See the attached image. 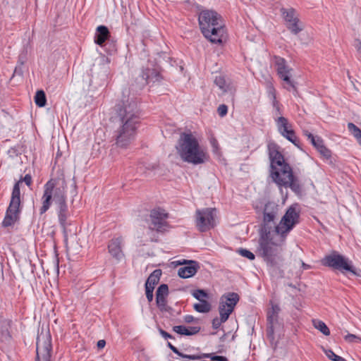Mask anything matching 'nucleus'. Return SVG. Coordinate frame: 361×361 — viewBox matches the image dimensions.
<instances>
[{
  "label": "nucleus",
  "mask_w": 361,
  "mask_h": 361,
  "mask_svg": "<svg viewBox=\"0 0 361 361\" xmlns=\"http://www.w3.org/2000/svg\"><path fill=\"white\" fill-rule=\"evenodd\" d=\"M139 102L133 87L123 90L121 103L116 105L119 127L114 133L116 144L119 147H126L135 137L142 120Z\"/></svg>",
  "instance_id": "f257e3e1"
},
{
  "label": "nucleus",
  "mask_w": 361,
  "mask_h": 361,
  "mask_svg": "<svg viewBox=\"0 0 361 361\" xmlns=\"http://www.w3.org/2000/svg\"><path fill=\"white\" fill-rule=\"evenodd\" d=\"M42 206L39 214L46 213L51 207L53 202L56 204L58 220L66 240H67V219L69 216L67 204V184L64 179L51 178L44 185L43 195L41 198Z\"/></svg>",
  "instance_id": "f03ea898"
},
{
  "label": "nucleus",
  "mask_w": 361,
  "mask_h": 361,
  "mask_svg": "<svg viewBox=\"0 0 361 361\" xmlns=\"http://www.w3.org/2000/svg\"><path fill=\"white\" fill-rule=\"evenodd\" d=\"M258 255L266 262L269 273L273 276L283 278L284 271L281 269L283 262L282 256L283 247L286 238L276 235L274 233H259Z\"/></svg>",
  "instance_id": "7ed1b4c3"
},
{
  "label": "nucleus",
  "mask_w": 361,
  "mask_h": 361,
  "mask_svg": "<svg viewBox=\"0 0 361 361\" xmlns=\"http://www.w3.org/2000/svg\"><path fill=\"white\" fill-rule=\"evenodd\" d=\"M181 160L195 166L203 164L209 160L207 149L200 145L198 139L191 132H183L175 147Z\"/></svg>",
  "instance_id": "20e7f679"
},
{
  "label": "nucleus",
  "mask_w": 361,
  "mask_h": 361,
  "mask_svg": "<svg viewBox=\"0 0 361 361\" xmlns=\"http://www.w3.org/2000/svg\"><path fill=\"white\" fill-rule=\"evenodd\" d=\"M203 36L214 44H222L227 38L226 29L221 23V16L214 11L204 10L198 18Z\"/></svg>",
  "instance_id": "39448f33"
},
{
  "label": "nucleus",
  "mask_w": 361,
  "mask_h": 361,
  "mask_svg": "<svg viewBox=\"0 0 361 361\" xmlns=\"http://www.w3.org/2000/svg\"><path fill=\"white\" fill-rule=\"evenodd\" d=\"M322 264L325 267L338 270L342 274L350 272L354 276L361 277V270L356 269L351 260L336 251L326 255L322 259Z\"/></svg>",
  "instance_id": "423d86ee"
},
{
  "label": "nucleus",
  "mask_w": 361,
  "mask_h": 361,
  "mask_svg": "<svg viewBox=\"0 0 361 361\" xmlns=\"http://www.w3.org/2000/svg\"><path fill=\"white\" fill-rule=\"evenodd\" d=\"M297 207V204H293L286 209L279 223L274 226L273 232L276 235L287 238L289 233L300 223V212Z\"/></svg>",
  "instance_id": "0eeeda50"
},
{
  "label": "nucleus",
  "mask_w": 361,
  "mask_h": 361,
  "mask_svg": "<svg viewBox=\"0 0 361 361\" xmlns=\"http://www.w3.org/2000/svg\"><path fill=\"white\" fill-rule=\"evenodd\" d=\"M22 207L19 183H16L12 190L9 205L2 222L3 226H11L19 220Z\"/></svg>",
  "instance_id": "6e6552de"
},
{
  "label": "nucleus",
  "mask_w": 361,
  "mask_h": 361,
  "mask_svg": "<svg viewBox=\"0 0 361 361\" xmlns=\"http://www.w3.org/2000/svg\"><path fill=\"white\" fill-rule=\"evenodd\" d=\"M267 150L270 160L269 176L274 181L276 180V175L281 176L285 166L289 164L286 162L284 156L279 151V146L274 142H269L267 144Z\"/></svg>",
  "instance_id": "1a4fd4ad"
},
{
  "label": "nucleus",
  "mask_w": 361,
  "mask_h": 361,
  "mask_svg": "<svg viewBox=\"0 0 361 361\" xmlns=\"http://www.w3.org/2000/svg\"><path fill=\"white\" fill-rule=\"evenodd\" d=\"M288 179L283 178L281 176H278L276 175V180L273 182L279 187L281 192H283L282 188H290V190L297 195H301L302 192V188L298 178L294 175L292 167L290 164L285 166L283 173Z\"/></svg>",
  "instance_id": "9d476101"
},
{
  "label": "nucleus",
  "mask_w": 361,
  "mask_h": 361,
  "mask_svg": "<svg viewBox=\"0 0 361 361\" xmlns=\"http://www.w3.org/2000/svg\"><path fill=\"white\" fill-rule=\"evenodd\" d=\"M279 206L274 202H267L263 209V219L259 229V233H273L276 226L275 219L278 214Z\"/></svg>",
  "instance_id": "9b49d317"
},
{
  "label": "nucleus",
  "mask_w": 361,
  "mask_h": 361,
  "mask_svg": "<svg viewBox=\"0 0 361 361\" xmlns=\"http://www.w3.org/2000/svg\"><path fill=\"white\" fill-rule=\"evenodd\" d=\"M214 208H204L197 209L195 212V226L197 229L202 233L207 232L215 226Z\"/></svg>",
  "instance_id": "f8f14e48"
},
{
  "label": "nucleus",
  "mask_w": 361,
  "mask_h": 361,
  "mask_svg": "<svg viewBox=\"0 0 361 361\" xmlns=\"http://www.w3.org/2000/svg\"><path fill=\"white\" fill-rule=\"evenodd\" d=\"M274 66L279 77L288 85L285 87L287 90H293L295 93L298 92L297 87L295 82L291 79V71L293 69L287 64V61L284 58L279 56H274Z\"/></svg>",
  "instance_id": "ddd939ff"
},
{
  "label": "nucleus",
  "mask_w": 361,
  "mask_h": 361,
  "mask_svg": "<svg viewBox=\"0 0 361 361\" xmlns=\"http://www.w3.org/2000/svg\"><path fill=\"white\" fill-rule=\"evenodd\" d=\"M37 355L36 361H50L51 355V338L49 333L46 334H41L37 338Z\"/></svg>",
  "instance_id": "4468645a"
},
{
  "label": "nucleus",
  "mask_w": 361,
  "mask_h": 361,
  "mask_svg": "<svg viewBox=\"0 0 361 361\" xmlns=\"http://www.w3.org/2000/svg\"><path fill=\"white\" fill-rule=\"evenodd\" d=\"M140 76L142 80V83L140 85L131 84L129 87H132L133 85L134 92L136 93L137 92V95L145 85L151 82L154 83L156 82H160L162 79L161 75L157 68H149L148 66L142 68Z\"/></svg>",
  "instance_id": "2eb2a0df"
},
{
  "label": "nucleus",
  "mask_w": 361,
  "mask_h": 361,
  "mask_svg": "<svg viewBox=\"0 0 361 361\" xmlns=\"http://www.w3.org/2000/svg\"><path fill=\"white\" fill-rule=\"evenodd\" d=\"M151 223L149 228L157 232H164L169 227V224L166 219L169 214L165 212L164 209L161 208L154 209L150 212Z\"/></svg>",
  "instance_id": "dca6fc26"
},
{
  "label": "nucleus",
  "mask_w": 361,
  "mask_h": 361,
  "mask_svg": "<svg viewBox=\"0 0 361 361\" xmlns=\"http://www.w3.org/2000/svg\"><path fill=\"white\" fill-rule=\"evenodd\" d=\"M275 121L281 135L292 142L295 147L302 149L300 140L295 135V131L293 129H288V119L283 116H279L277 117V118H275Z\"/></svg>",
  "instance_id": "f3484780"
},
{
  "label": "nucleus",
  "mask_w": 361,
  "mask_h": 361,
  "mask_svg": "<svg viewBox=\"0 0 361 361\" xmlns=\"http://www.w3.org/2000/svg\"><path fill=\"white\" fill-rule=\"evenodd\" d=\"M271 307L267 311V336L272 341L274 339V330L276 325L279 324V314L281 308L279 305L273 304L271 302Z\"/></svg>",
  "instance_id": "a211bd4d"
},
{
  "label": "nucleus",
  "mask_w": 361,
  "mask_h": 361,
  "mask_svg": "<svg viewBox=\"0 0 361 361\" xmlns=\"http://www.w3.org/2000/svg\"><path fill=\"white\" fill-rule=\"evenodd\" d=\"M179 264L183 267L178 269V275L182 279L192 277L200 268L199 262L195 260L183 259V262H179Z\"/></svg>",
  "instance_id": "6ab92c4d"
},
{
  "label": "nucleus",
  "mask_w": 361,
  "mask_h": 361,
  "mask_svg": "<svg viewBox=\"0 0 361 361\" xmlns=\"http://www.w3.org/2000/svg\"><path fill=\"white\" fill-rule=\"evenodd\" d=\"M111 37V33L109 28L106 25H99L94 37V43L100 47L106 45V42Z\"/></svg>",
  "instance_id": "aec40b11"
},
{
  "label": "nucleus",
  "mask_w": 361,
  "mask_h": 361,
  "mask_svg": "<svg viewBox=\"0 0 361 361\" xmlns=\"http://www.w3.org/2000/svg\"><path fill=\"white\" fill-rule=\"evenodd\" d=\"M121 242L122 239L121 238H113L108 245L109 252L118 261H120L123 257L121 246Z\"/></svg>",
  "instance_id": "412c9836"
},
{
  "label": "nucleus",
  "mask_w": 361,
  "mask_h": 361,
  "mask_svg": "<svg viewBox=\"0 0 361 361\" xmlns=\"http://www.w3.org/2000/svg\"><path fill=\"white\" fill-rule=\"evenodd\" d=\"M201 328L199 326H186L184 325H178L173 326L172 327V331L180 336H193L198 334L200 331Z\"/></svg>",
  "instance_id": "4be33fe9"
},
{
  "label": "nucleus",
  "mask_w": 361,
  "mask_h": 361,
  "mask_svg": "<svg viewBox=\"0 0 361 361\" xmlns=\"http://www.w3.org/2000/svg\"><path fill=\"white\" fill-rule=\"evenodd\" d=\"M240 297L236 293H228L224 294L221 299V302L225 305L228 308L234 310L235 306L239 301Z\"/></svg>",
  "instance_id": "5701e85b"
},
{
  "label": "nucleus",
  "mask_w": 361,
  "mask_h": 361,
  "mask_svg": "<svg viewBox=\"0 0 361 361\" xmlns=\"http://www.w3.org/2000/svg\"><path fill=\"white\" fill-rule=\"evenodd\" d=\"M161 276V269H155L153 271L147 278L145 288H150L154 289L155 286L159 283Z\"/></svg>",
  "instance_id": "b1692460"
},
{
  "label": "nucleus",
  "mask_w": 361,
  "mask_h": 361,
  "mask_svg": "<svg viewBox=\"0 0 361 361\" xmlns=\"http://www.w3.org/2000/svg\"><path fill=\"white\" fill-rule=\"evenodd\" d=\"M12 321L8 319H0V334L3 337H11L10 328Z\"/></svg>",
  "instance_id": "393cba45"
},
{
  "label": "nucleus",
  "mask_w": 361,
  "mask_h": 361,
  "mask_svg": "<svg viewBox=\"0 0 361 361\" xmlns=\"http://www.w3.org/2000/svg\"><path fill=\"white\" fill-rule=\"evenodd\" d=\"M193 308L200 313H207L212 310V305L206 300H201L199 303H195Z\"/></svg>",
  "instance_id": "a878e982"
},
{
  "label": "nucleus",
  "mask_w": 361,
  "mask_h": 361,
  "mask_svg": "<svg viewBox=\"0 0 361 361\" xmlns=\"http://www.w3.org/2000/svg\"><path fill=\"white\" fill-rule=\"evenodd\" d=\"M156 303L161 312H166L171 314L173 308L166 305V297H159L156 295Z\"/></svg>",
  "instance_id": "bb28decb"
},
{
  "label": "nucleus",
  "mask_w": 361,
  "mask_h": 361,
  "mask_svg": "<svg viewBox=\"0 0 361 361\" xmlns=\"http://www.w3.org/2000/svg\"><path fill=\"white\" fill-rule=\"evenodd\" d=\"M34 99L35 104L39 107H44L47 104L46 94L42 90L36 92Z\"/></svg>",
  "instance_id": "cd10ccee"
},
{
  "label": "nucleus",
  "mask_w": 361,
  "mask_h": 361,
  "mask_svg": "<svg viewBox=\"0 0 361 361\" xmlns=\"http://www.w3.org/2000/svg\"><path fill=\"white\" fill-rule=\"evenodd\" d=\"M233 310L231 308H228L222 302L219 303V312L220 314V318L221 319V322H226L230 316V314L233 312Z\"/></svg>",
  "instance_id": "c85d7f7f"
},
{
  "label": "nucleus",
  "mask_w": 361,
  "mask_h": 361,
  "mask_svg": "<svg viewBox=\"0 0 361 361\" xmlns=\"http://www.w3.org/2000/svg\"><path fill=\"white\" fill-rule=\"evenodd\" d=\"M314 326L321 331L325 336L330 335V330L327 325L322 321L319 319H314L312 321Z\"/></svg>",
  "instance_id": "c756f323"
},
{
  "label": "nucleus",
  "mask_w": 361,
  "mask_h": 361,
  "mask_svg": "<svg viewBox=\"0 0 361 361\" xmlns=\"http://www.w3.org/2000/svg\"><path fill=\"white\" fill-rule=\"evenodd\" d=\"M281 12L288 24L298 19V18L295 17V9L293 8H290L288 10L282 8L281 9Z\"/></svg>",
  "instance_id": "7c9ffc66"
},
{
  "label": "nucleus",
  "mask_w": 361,
  "mask_h": 361,
  "mask_svg": "<svg viewBox=\"0 0 361 361\" xmlns=\"http://www.w3.org/2000/svg\"><path fill=\"white\" fill-rule=\"evenodd\" d=\"M348 129L361 142V130L353 123H348Z\"/></svg>",
  "instance_id": "2f4dec72"
},
{
  "label": "nucleus",
  "mask_w": 361,
  "mask_h": 361,
  "mask_svg": "<svg viewBox=\"0 0 361 361\" xmlns=\"http://www.w3.org/2000/svg\"><path fill=\"white\" fill-rule=\"evenodd\" d=\"M192 295L200 302L201 300H206V298H209L208 293L204 289H196L192 293Z\"/></svg>",
  "instance_id": "473e14b6"
},
{
  "label": "nucleus",
  "mask_w": 361,
  "mask_h": 361,
  "mask_svg": "<svg viewBox=\"0 0 361 361\" xmlns=\"http://www.w3.org/2000/svg\"><path fill=\"white\" fill-rule=\"evenodd\" d=\"M305 135L310 140L312 145L317 149L319 145H320L324 140L319 136H314L311 133L306 131Z\"/></svg>",
  "instance_id": "72a5a7b5"
},
{
  "label": "nucleus",
  "mask_w": 361,
  "mask_h": 361,
  "mask_svg": "<svg viewBox=\"0 0 361 361\" xmlns=\"http://www.w3.org/2000/svg\"><path fill=\"white\" fill-rule=\"evenodd\" d=\"M214 83L218 86L222 91L227 92L226 82L224 76L219 75L216 76Z\"/></svg>",
  "instance_id": "f704fd0d"
},
{
  "label": "nucleus",
  "mask_w": 361,
  "mask_h": 361,
  "mask_svg": "<svg viewBox=\"0 0 361 361\" xmlns=\"http://www.w3.org/2000/svg\"><path fill=\"white\" fill-rule=\"evenodd\" d=\"M299 19H296L295 20L293 21L292 23H290L287 25V28L290 30V32L294 34L297 35L299 33L302 28L299 27L298 25Z\"/></svg>",
  "instance_id": "c9c22d12"
},
{
  "label": "nucleus",
  "mask_w": 361,
  "mask_h": 361,
  "mask_svg": "<svg viewBox=\"0 0 361 361\" xmlns=\"http://www.w3.org/2000/svg\"><path fill=\"white\" fill-rule=\"evenodd\" d=\"M317 149L326 159L331 157V152L324 145V142L318 146Z\"/></svg>",
  "instance_id": "e433bc0d"
},
{
  "label": "nucleus",
  "mask_w": 361,
  "mask_h": 361,
  "mask_svg": "<svg viewBox=\"0 0 361 361\" xmlns=\"http://www.w3.org/2000/svg\"><path fill=\"white\" fill-rule=\"evenodd\" d=\"M169 295V286L167 284L162 283L161 284L157 291L156 295L159 297H167Z\"/></svg>",
  "instance_id": "4c0bfd02"
},
{
  "label": "nucleus",
  "mask_w": 361,
  "mask_h": 361,
  "mask_svg": "<svg viewBox=\"0 0 361 361\" xmlns=\"http://www.w3.org/2000/svg\"><path fill=\"white\" fill-rule=\"evenodd\" d=\"M324 352L327 357L332 361H347L343 357L335 354L332 350H326Z\"/></svg>",
  "instance_id": "58836bf2"
},
{
  "label": "nucleus",
  "mask_w": 361,
  "mask_h": 361,
  "mask_svg": "<svg viewBox=\"0 0 361 361\" xmlns=\"http://www.w3.org/2000/svg\"><path fill=\"white\" fill-rule=\"evenodd\" d=\"M238 253H239L242 257L247 258L250 260H254L255 258V255L250 250L245 248H239L237 250Z\"/></svg>",
  "instance_id": "ea45409f"
},
{
  "label": "nucleus",
  "mask_w": 361,
  "mask_h": 361,
  "mask_svg": "<svg viewBox=\"0 0 361 361\" xmlns=\"http://www.w3.org/2000/svg\"><path fill=\"white\" fill-rule=\"evenodd\" d=\"M344 339L348 343H360L361 342V338L353 334H348L345 336Z\"/></svg>",
  "instance_id": "a19ab883"
},
{
  "label": "nucleus",
  "mask_w": 361,
  "mask_h": 361,
  "mask_svg": "<svg viewBox=\"0 0 361 361\" xmlns=\"http://www.w3.org/2000/svg\"><path fill=\"white\" fill-rule=\"evenodd\" d=\"M158 331H159V334L165 339V340H168V339H171V340H175V337L171 335V334L168 333L167 331H164V329H162L161 328L159 327L158 328Z\"/></svg>",
  "instance_id": "79ce46f5"
},
{
  "label": "nucleus",
  "mask_w": 361,
  "mask_h": 361,
  "mask_svg": "<svg viewBox=\"0 0 361 361\" xmlns=\"http://www.w3.org/2000/svg\"><path fill=\"white\" fill-rule=\"evenodd\" d=\"M217 113L221 117L225 116L228 113V106L226 104H221L217 109Z\"/></svg>",
  "instance_id": "37998d69"
},
{
  "label": "nucleus",
  "mask_w": 361,
  "mask_h": 361,
  "mask_svg": "<svg viewBox=\"0 0 361 361\" xmlns=\"http://www.w3.org/2000/svg\"><path fill=\"white\" fill-rule=\"evenodd\" d=\"M22 182H25L27 186H30L32 185V176L30 174H26L23 178H21L16 183H19V185Z\"/></svg>",
  "instance_id": "c03bdc74"
},
{
  "label": "nucleus",
  "mask_w": 361,
  "mask_h": 361,
  "mask_svg": "<svg viewBox=\"0 0 361 361\" xmlns=\"http://www.w3.org/2000/svg\"><path fill=\"white\" fill-rule=\"evenodd\" d=\"M176 355L183 359H187V360H197V355L184 354L179 350H178V353H176Z\"/></svg>",
  "instance_id": "a18cd8bd"
},
{
  "label": "nucleus",
  "mask_w": 361,
  "mask_h": 361,
  "mask_svg": "<svg viewBox=\"0 0 361 361\" xmlns=\"http://www.w3.org/2000/svg\"><path fill=\"white\" fill-rule=\"evenodd\" d=\"M225 322H221V318L215 317L212 319V328L214 329H218L222 323H224Z\"/></svg>",
  "instance_id": "49530a36"
},
{
  "label": "nucleus",
  "mask_w": 361,
  "mask_h": 361,
  "mask_svg": "<svg viewBox=\"0 0 361 361\" xmlns=\"http://www.w3.org/2000/svg\"><path fill=\"white\" fill-rule=\"evenodd\" d=\"M153 291H154V289H152V288H145V294H146V297H147V299L149 302H151L153 300V297H154Z\"/></svg>",
  "instance_id": "de8ad7c7"
},
{
  "label": "nucleus",
  "mask_w": 361,
  "mask_h": 361,
  "mask_svg": "<svg viewBox=\"0 0 361 361\" xmlns=\"http://www.w3.org/2000/svg\"><path fill=\"white\" fill-rule=\"evenodd\" d=\"M212 361H228V358L222 355H216L214 353L212 354Z\"/></svg>",
  "instance_id": "09e8293b"
},
{
  "label": "nucleus",
  "mask_w": 361,
  "mask_h": 361,
  "mask_svg": "<svg viewBox=\"0 0 361 361\" xmlns=\"http://www.w3.org/2000/svg\"><path fill=\"white\" fill-rule=\"evenodd\" d=\"M183 320L185 323L190 324V323L194 322L198 319L195 318L192 315L187 314V315L184 316Z\"/></svg>",
  "instance_id": "8fccbe9b"
},
{
  "label": "nucleus",
  "mask_w": 361,
  "mask_h": 361,
  "mask_svg": "<svg viewBox=\"0 0 361 361\" xmlns=\"http://www.w3.org/2000/svg\"><path fill=\"white\" fill-rule=\"evenodd\" d=\"M272 106L274 109L281 106L279 102L276 99V94L274 92H272Z\"/></svg>",
  "instance_id": "3c124183"
},
{
  "label": "nucleus",
  "mask_w": 361,
  "mask_h": 361,
  "mask_svg": "<svg viewBox=\"0 0 361 361\" xmlns=\"http://www.w3.org/2000/svg\"><path fill=\"white\" fill-rule=\"evenodd\" d=\"M213 353H200L197 354V360H202L204 358H209L212 360Z\"/></svg>",
  "instance_id": "603ef678"
},
{
  "label": "nucleus",
  "mask_w": 361,
  "mask_h": 361,
  "mask_svg": "<svg viewBox=\"0 0 361 361\" xmlns=\"http://www.w3.org/2000/svg\"><path fill=\"white\" fill-rule=\"evenodd\" d=\"M213 353H200L197 354V360H202L204 358H209L212 360Z\"/></svg>",
  "instance_id": "864d4df0"
},
{
  "label": "nucleus",
  "mask_w": 361,
  "mask_h": 361,
  "mask_svg": "<svg viewBox=\"0 0 361 361\" xmlns=\"http://www.w3.org/2000/svg\"><path fill=\"white\" fill-rule=\"evenodd\" d=\"M167 346L168 348L171 350L175 354L178 353V349L175 347L173 345L171 344L170 342H167Z\"/></svg>",
  "instance_id": "5fc2aeb1"
},
{
  "label": "nucleus",
  "mask_w": 361,
  "mask_h": 361,
  "mask_svg": "<svg viewBox=\"0 0 361 361\" xmlns=\"http://www.w3.org/2000/svg\"><path fill=\"white\" fill-rule=\"evenodd\" d=\"M105 345H106L105 340H99V341H98V342L97 343V346L99 349H102V348H104Z\"/></svg>",
  "instance_id": "6e6d98bb"
},
{
  "label": "nucleus",
  "mask_w": 361,
  "mask_h": 361,
  "mask_svg": "<svg viewBox=\"0 0 361 361\" xmlns=\"http://www.w3.org/2000/svg\"><path fill=\"white\" fill-rule=\"evenodd\" d=\"M281 114H282V111L281 109V106L274 109V116L279 117V116L281 115Z\"/></svg>",
  "instance_id": "4d7b16f0"
},
{
  "label": "nucleus",
  "mask_w": 361,
  "mask_h": 361,
  "mask_svg": "<svg viewBox=\"0 0 361 361\" xmlns=\"http://www.w3.org/2000/svg\"><path fill=\"white\" fill-rule=\"evenodd\" d=\"M14 73L18 74V75H22L23 74V71L21 70V68L20 67H16L15 71H14Z\"/></svg>",
  "instance_id": "13d9d810"
},
{
  "label": "nucleus",
  "mask_w": 361,
  "mask_h": 361,
  "mask_svg": "<svg viewBox=\"0 0 361 361\" xmlns=\"http://www.w3.org/2000/svg\"><path fill=\"white\" fill-rule=\"evenodd\" d=\"M302 267L303 268V269H308L310 268V266L302 262Z\"/></svg>",
  "instance_id": "bf43d9fd"
},
{
  "label": "nucleus",
  "mask_w": 361,
  "mask_h": 361,
  "mask_svg": "<svg viewBox=\"0 0 361 361\" xmlns=\"http://www.w3.org/2000/svg\"><path fill=\"white\" fill-rule=\"evenodd\" d=\"M289 286H290L291 288H295V286L292 283L289 284Z\"/></svg>",
  "instance_id": "052dcab7"
},
{
  "label": "nucleus",
  "mask_w": 361,
  "mask_h": 361,
  "mask_svg": "<svg viewBox=\"0 0 361 361\" xmlns=\"http://www.w3.org/2000/svg\"><path fill=\"white\" fill-rule=\"evenodd\" d=\"M215 334H216L215 332L211 333L212 335H214Z\"/></svg>",
  "instance_id": "680f3d73"
}]
</instances>
